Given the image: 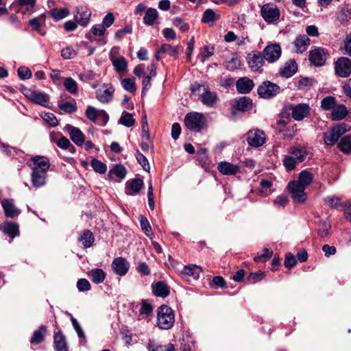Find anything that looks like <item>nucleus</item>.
<instances>
[{"mask_svg": "<svg viewBox=\"0 0 351 351\" xmlns=\"http://www.w3.org/2000/svg\"><path fill=\"white\" fill-rule=\"evenodd\" d=\"M78 241L82 243L84 248L90 247L95 241L94 234L90 230H84L80 234Z\"/></svg>", "mask_w": 351, "mask_h": 351, "instance_id": "nucleus-32", "label": "nucleus"}, {"mask_svg": "<svg viewBox=\"0 0 351 351\" xmlns=\"http://www.w3.org/2000/svg\"><path fill=\"white\" fill-rule=\"evenodd\" d=\"M324 202L332 208H337L338 207L342 206H346V205L343 204L341 201V198L335 195L326 197L324 198Z\"/></svg>", "mask_w": 351, "mask_h": 351, "instance_id": "nucleus-49", "label": "nucleus"}, {"mask_svg": "<svg viewBox=\"0 0 351 351\" xmlns=\"http://www.w3.org/2000/svg\"><path fill=\"white\" fill-rule=\"evenodd\" d=\"M175 316L173 310L166 305L158 309L157 326L162 330H169L173 326Z\"/></svg>", "mask_w": 351, "mask_h": 351, "instance_id": "nucleus-2", "label": "nucleus"}, {"mask_svg": "<svg viewBox=\"0 0 351 351\" xmlns=\"http://www.w3.org/2000/svg\"><path fill=\"white\" fill-rule=\"evenodd\" d=\"M297 64L294 60H291L285 63L284 66L280 69V74L285 77H290L297 71Z\"/></svg>", "mask_w": 351, "mask_h": 351, "instance_id": "nucleus-36", "label": "nucleus"}, {"mask_svg": "<svg viewBox=\"0 0 351 351\" xmlns=\"http://www.w3.org/2000/svg\"><path fill=\"white\" fill-rule=\"evenodd\" d=\"M326 51L324 48L318 47L310 51L308 58L311 64L320 66L326 61Z\"/></svg>", "mask_w": 351, "mask_h": 351, "instance_id": "nucleus-14", "label": "nucleus"}, {"mask_svg": "<svg viewBox=\"0 0 351 351\" xmlns=\"http://www.w3.org/2000/svg\"><path fill=\"white\" fill-rule=\"evenodd\" d=\"M282 50L280 45L274 43L267 45L263 50L264 59L269 63L276 62L280 57Z\"/></svg>", "mask_w": 351, "mask_h": 351, "instance_id": "nucleus-9", "label": "nucleus"}, {"mask_svg": "<svg viewBox=\"0 0 351 351\" xmlns=\"http://www.w3.org/2000/svg\"><path fill=\"white\" fill-rule=\"evenodd\" d=\"M313 173L310 170L304 169L299 173L298 179L293 182L306 188L313 182Z\"/></svg>", "mask_w": 351, "mask_h": 351, "instance_id": "nucleus-28", "label": "nucleus"}, {"mask_svg": "<svg viewBox=\"0 0 351 351\" xmlns=\"http://www.w3.org/2000/svg\"><path fill=\"white\" fill-rule=\"evenodd\" d=\"M91 167L96 173L99 174H104L107 171L106 165L95 158L92 160Z\"/></svg>", "mask_w": 351, "mask_h": 351, "instance_id": "nucleus-53", "label": "nucleus"}, {"mask_svg": "<svg viewBox=\"0 0 351 351\" xmlns=\"http://www.w3.org/2000/svg\"><path fill=\"white\" fill-rule=\"evenodd\" d=\"M71 321L73 325V327L74 328L75 332L77 334L78 337L82 340V342L83 344H85L86 343V336L85 333L80 326V324L77 321L76 319H75L73 317H71Z\"/></svg>", "mask_w": 351, "mask_h": 351, "instance_id": "nucleus-52", "label": "nucleus"}, {"mask_svg": "<svg viewBox=\"0 0 351 351\" xmlns=\"http://www.w3.org/2000/svg\"><path fill=\"white\" fill-rule=\"evenodd\" d=\"M330 224L327 221L320 222L317 229V234L322 238L328 237L330 235Z\"/></svg>", "mask_w": 351, "mask_h": 351, "instance_id": "nucleus-50", "label": "nucleus"}, {"mask_svg": "<svg viewBox=\"0 0 351 351\" xmlns=\"http://www.w3.org/2000/svg\"><path fill=\"white\" fill-rule=\"evenodd\" d=\"M338 147L343 153H351V136H346L343 137L338 144Z\"/></svg>", "mask_w": 351, "mask_h": 351, "instance_id": "nucleus-48", "label": "nucleus"}, {"mask_svg": "<svg viewBox=\"0 0 351 351\" xmlns=\"http://www.w3.org/2000/svg\"><path fill=\"white\" fill-rule=\"evenodd\" d=\"M86 117L88 119L94 123L97 121L98 118H101L104 125H105L109 119L108 114L105 110H98L91 106L87 107L86 110Z\"/></svg>", "mask_w": 351, "mask_h": 351, "instance_id": "nucleus-17", "label": "nucleus"}, {"mask_svg": "<svg viewBox=\"0 0 351 351\" xmlns=\"http://www.w3.org/2000/svg\"><path fill=\"white\" fill-rule=\"evenodd\" d=\"M158 18V12L155 8H149L146 10L143 17V23L148 25H153Z\"/></svg>", "mask_w": 351, "mask_h": 351, "instance_id": "nucleus-37", "label": "nucleus"}, {"mask_svg": "<svg viewBox=\"0 0 351 351\" xmlns=\"http://www.w3.org/2000/svg\"><path fill=\"white\" fill-rule=\"evenodd\" d=\"M335 72L341 77H346L351 73V60L341 57L335 62Z\"/></svg>", "mask_w": 351, "mask_h": 351, "instance_id": "nucleus-13", "label": "nucleus"}, {"mask_svg": "<svg viewBox=\"0 0 351 351\" xmlns=\"http://www.w3.org/2000/svg\"><path fill=\"white\" fill-rule=\"evenodd\" d=\"M293 199L298 203H304L307 198L305 193L306 187L292 181L287 186Z\"/></svg>", "mask_w": 351, "mask_h": 351, "instance_id": "nucleus-8", "label": "nucleus"}, {"mask_svg": "<svg viewBox=\"0 0 351 351\" xmlns=\"http://www.w3.org/2000/svg\"><path fill=\"white\" fill-rule=\"evenodd\" d=\"M202 103L210 108H214L218 101V97L214 92H211L208 87L204 88V92L199 96Z\"/></svg>", "mask_w": 351, "mask_h": 351, "instance_id": "nucleus-19", "label": "nucleus"}, {"mask_svg": "<svg viewBox=\"0 0 351 351\" xmlns=\"http://www.w3.org/2000/svg\"><path fill=\"white\" fill-rule=\"evenodd\" d=\"M147 349L149 351H176L175 346L171 343L166 345H160L155 342L154 340H149Z\"/></svg>", "mask_w": 351, "mask_h": 351, "instance_id": "nucleus-34", "label": "nucleus"}, {"mask_svg": "<svg viewBox=\"0 0 351 351\" xmlns=\"http://www.w3.org/2000/svg\"><path fill=\"white\" fill-rule=\"evenodd\" d=\"M143 186V181L140 178L128 180L125 184V193L129 195L137 194Z\"/></svg>", "mask_w": 351, "mask_h": 351, "instance_id": "nucleus-23", "label": "nucleus"}, {"mask_svg": "<svg viewBox=\"0 0 351 351\" xmlns=\"http://www.w3.org/2000/svg\"><path fill=\"white\" fill-rule=\"evenodd\" d=\"M77 287L80 291H86L90 289L91 286L86 279L81 278L77 282Z\"/></svg>", "mask_w": 351, "mask_h": 351, "instance_id": "nucleus-64", "label": "nucleus"}, {"mask_svg": "<svg viewBox=\"0 0 351 351\" xmlns=\"http://www.w3.org/2000/svg\"><path fill=\"white\" fill-rule=\"evenodd\" d=\"M110 60L112 61V65L117 72L122 73L126 70L128 62L124 57H114L110 56Z\"/></svg>", "mask_w": 351, "mask_h": 351, "instance_id": "nucleus-39", "label": "nucleus"}, {"mask_svg": "<svg viewBox=\"0 0 351 351\" xmlns=\"http://www.w3.org/2000/svg\"><path fill=\"white\" fill-rule=\"evenodd\" d=\"M182 49V48L180 45L172 46L169 44L165 43L161 45L160 51L162 52V53L167 54L177 59Z\"/></svg>", "mask_w": 351, "mask_h": 351, "instance_id": "nucleus-33", "label": "nucleus"}, {"mask_svg": "<svg viewBox=\"0 0 351 351\" xmlns=\"http://www.w3.org/2000/svg\"><path fill=\"white\" fill-rule=\"evenodd\" d=\"M217 169L223 175L234 176L240 172L241 167L237 165L222 161L217 165Z\"/></svg>", "mask_w": 351, "mask_h": 351, "instance_id": "nucleus-21", "label": "nucleus"}, {"mask_svg": "<svg viewBox=\"0 0 351 351\" xmlns=\"http://www.w3.org/2000/svg\"><path fill=\"white\" fill-rule=\"evenodd\" d=\"M77 53L71 47H66L61 51V55L64 59H71L76 56Z\"/></svg>", "mask_w": 351, "mask_h": 351, "instance_id": "nucleus-63", "label": "nucleus"}, {"mask_svg": "<svg viewBox=\"0 0 351 351\" xmlns=\"http://www.w3.org/2000/svg\"><path fill=\"white\" fill-rule=\"evenodd\" d=\"M73 14L74 19L79 25L86 27L88 25L91 16V11L86 6L81 5L76 7Z\"/></svg>", "mask_w": 351, "mask_h": 351, "instance_id": "nucleus-7", "label": "nucleus"}, {"mask_svg": "<svg viewBox=\"0 0 351 351\" xmlns=\"http://www.w3.org/2000/svg\"><path fill=\"white\" fill-rule=\"evenodd\" d=\"M50 16L56 21H60L70 14V11L66 8H56L49 11Z\"/></svg>", "mask_w": 351, "mask_h": 351, "instance_id": "nucleus-38", "label": "nucleus"}, {"mask_svg": "<svg viewBox=\"0 0 351 351\" xmlns=\"http://www.w3.org/2000/svg\"><path fill=\"white\" fill-rule=\"evenodd\" d=\"M335 99L333 97L328 96L324 98L321 101V107L324 110H329L335 107Z\"/></svg>", "mask_w": 351, "mask_h": 351, "instance_id": "nucleus-58", "label": "nucleus"}, {"mask_svg": "<svg viewBox=\"0 0 351 351\" xmlns=\"http://www.w3.org/2000/svg\"><path fill=\"white\" fill-rule=\"evenodd\" d=\"M297 164H298V162H297L294 158L293 156H285L283 160V165L285 167L287 171H292L293 170Z\"/></svg>", "mask_w": 351, "mask_h": 351, "instance_id": "nucleus-56", "label": "nucleus"}, {"mask_svg": "<svg viewBox=\"0 0 351 351\" xmlns=\"http://www.w3.org/2000/svg\"><path fill=\"white\" fill-rule=\"evenodd\" d=\"M43 119L50 125L55 127L58 125V121L56 116L50 112L44 113L42 116Z\"/></svg>", "mask_w": 351, "mask_h": 351, "instance_id": "nucleus-62", "label": "nucleus"}, {"mask_svg": "<svg viewBox=\"0 0 351 351\" xmlns=\"http://www.w3.org/2000/svg\"><path fill=\"white\" fill-rule=\"evenodd\" d=\"M135 156L138 162L141 165L143 169L149 172L150 170V166L147 158L138 149L136 151Z\"/></svg>", "mask_w": 351, "mask_h": 351, "instance_id": "nucleus-54", "label": "nucleus"}, {"mask_svg": "<svg viewBox=\"0 0 351 351\" xmlns=\"http://www.w3.org/2000/svg\"><path fill=\"white\" fill-rule=\"evenodd\" d=\"M202 272V269L200 267L197 265H188L184 266L183 269V273L189 276H192L197 279L199 278L200 273Z\"/></svg>", "mask_w": 351, "mask_h": 351, "instance_id": "nucleus-45", "label": "nucleus"}, {"mask_svg": "<svg viewBox=\"0 0 351 351\" xmlns=\"http://www.w3.org/2000/svg\"><path fill=\"white\" fill-rule=\"evenodd\" d=\"M25 95L32 102L44 107L49 106V97L40 91L27 90Z\"/></svg>", "mask_w": 351, "mask_h": 351, "instance_id": "nucleus-16", "label": "nucleus"}, {"mask_svg": "<svg viewBox=\"0 0 351 351\" xmlns=\"http://www.w3.org/2000/svg\"><path fill=\"white\" fill-rule=\"evenodd\" d=\"M0 230L12 239L19 234V226L16 223L5 221L0 225Z\"/></svg>", "mask_w": 351, "mask_h": 351, "instance_id": "nucleus-27", "label": "nucleus"}, {"mask_svg": "<svg viewBox=\"0 0 351 351\" xmlns=\"http://www.w3.org/2000/svg\"><path fill=\"white\" fill-rule=\"evenodd\" d=\"M236 106L240 111H247L252 108V101L249 97H243L237 101Z\"/></svg>", "mask_w": 351, "mask_h": 351, "instance_id": "nucleus-43", "label": "nucleus"}, {"mask_svg": "<svg viewBox=\"0 0 351 351\" xmlns=\"http://www.w3.org/2000/svg\"><path fill=\"white\" fill-rule=\"evenodd\" d=\"M219 14L215 12L212 9H207L203 14L202 21L204 23H213L219 19Z\"/></svg>", "mask_w": 351, "mask_h": 351, "instance_id": "nucleus-46", "label": "nucleus"}, {"mask_svg": "<svg viewBox=\"0 0 351 351\" xmlns=\"http://www.w3.org/2000/svg\"><path fill=\"white\" fill-rule=\"evenodd\" d=\"M266 136L263 131L254 129L249 131L247 134V141L251 146L258 147L265 142Z\"/></svg>", "mask_w": 351, "mask_h": 351, "instance_id": "nucleus-12", "label": "nucleus"}, {"mask_svg": "<svg viewBox=\"0 0 351 351\" xmlns=\"http://www.w3.org/2000/svg\"><path fill=\"white\" fill-rule=\"evenodd\" d=\"M88 276L90 278L91 280L95 284H100L104 282L106 274L101 269H93L88 273Z\"/></svg>", "mask_w": 351, "mask_h": 351, "instance_id": "nucleus-40", "label": "nucleus"}, {"mask_svg": "<svg viewBox=\"0 0 351 351\" xmlns=\"http://www.w3.org/2000/svg\"><path fill=\"white\" fill-rule=\"evenodd\" d=\"M112 268L116 274L123 276L129 270L130 263L124 258H116L112 263Z\"/></svg>", "mask_w": 351, "mask_h": 351, "instance_id": "nucleus-18", "label": "nucleus"}, {"mask_svg": "<svg viewBox=\"0 0 351 351\" xmlns=\"http://www.w3.org/2000/svg\"><path fill=\"white\" fill-rule=\"evenodd\" d=\"M53 343L56 351H69L66 337L61 332H55Z\"/></svg>", "mask_w": 351, "mask_h": 351, "instance_id": "nucleus-30", "label": "nucleus"}, {"mask_svg": "<svg viewBox=\"0 0 351 351\" xmlns=\"http://www.w3.org/2000/svg\"><path fill=\"white\" fill-rule=\"evenodd\" d=\"M47 332V328L44 325H41L38 330H35L34 332L33 336L30 339V342L32 344H38L42 342L44 339Z\"/></svg>", "mask_w": 351, "mask_h": 351, "instance_id": "nucleus-41", "label": "nucleus"}, {"mask_svg": "<svg viewBox=\"0 0 351 351\" xmlns=\"http://www.w3.org/2000/svg\"><path fill=\"white\" fill-rule=\"evenodd\" d=\"M1 205L6 217L14 218L20 214V210L15 206L12 199H3Z\"/></svg>", "mask_w": 351, "mask_h": 351, "instance_id": "nucleus-22", "label": "nucleus"}, {"mask_svg": "<svg viewBox=\"0 0 351 351\" xmlns=\"http://www.w3.org/2000/svg\"><path fill=\"white\" fill-rule=\"evenodd\" d=\"M64 130L66 132L71 140L78 147H82L84 143V140L86 138L84 133L76 127H74L70 124H66Z\"/></svg>", "mask_w": 351, "mask_h": 351, "instance_id": "nucleus-11", "label": "nucleus"}, {"mask_svg": "<svg viewBox=\"0 0 351 351\" xmlns=\"http://www.w3.org/2000/svg\"><path fill=\"white\" fill-rule=\"evenodd\" d=\"M114 89L110 84H104L96 91V98L101 103L106 104L112 99Z\"/></svg>", "mask_w": 351, "mask_h": 351, "instance_id": "nucleus-15", "label": "nucleus"}, {"mask_svg": "<svg viewBox=\"0 0 351 351\" xmlns=\"http://www.w3.org/2000/svg\"><path fill=\"white\" fill-rule=\"evenodd\" d=\"M34 162V167L32 169H37L38 171H46L49 169L50 164L48 158L43 156H35L32 158Z\"/></svg>", "mask_w": 351, "mask_h": 351, "instance_id": "nucleus-35", "label": "nucleus"}, {"mask_svg": "<svg viewBox=\"0 0 351 351\" xmlns=\"http://www.w3.org/2000/svg\"><path fill=\"white\" fill-rule=\"evenodd\" d=\"M346 132V127L343 125H339L332 128L330 131L325 132L324 141L327 145H333Z\"/></svg>", "mask_w": 351, "mask_h": 351, "instance_id": "nucleus-6", "label": "nucleus"}, {"mask_svg": "<svg viewBox=\"0 0 351 351\" xmlns=\"http://www.w3.org/2000/svg\"><path fill=\"white\" fill-rule=\"evenodd\" d=\"M289 109L291 111V117L293 119L298 121L304 119L311 112L309 105L305 103H301L297 105L290 104Z\"/></svg>", "mask_w": 351, "mask_h": 351, "instance_id": "nucleus-4", "label": "nucleus"}, {"mask_svg": "<svg viewBox=\"0 0 351 351\" xmlns=\"http://www.w3.org/2000/svg\"><path fill=\"white\" fill-rule=\"evenodd\" d=\"M280 91V87L269 81L263 82L258 88V93L261 97L271 98Z\"/></svg>", "mask_w": 351, "mask_h": 351, "instance_id": "nucleus-10", "label": "nucleus"}, {"mask_svg": "<svg viewBox=\"0 0 351 351\" xmlns=\"http://www.w3.org/2000/svg\"><path fill=\"white\" fill-rule=\"evenodd\" d=\"M172 23L175 27H178L182 32H187L189 29V23L180 17L173 19Z\"/></svg>", "mask_w": 351, "mask_h": 351, "instance_id": "nucleus-57", "label": "nucleus"}, {"mask_svg": "<svg viewBox=\"0 0 351 351\" xmlns=\"http://www.w3.org/2000/svg\"><path fill=\"white\" fill-rule=\"evenodd\" d=\"M348 114V110L343 104L339 105L333 108L332 112V119L335 121L341 120Z\"/></svg>", "mask_w": 351, "mask_h": 351, "instance_id": "nucleus-42", "label": "nucleus"}, {"mask_svg": "<svg viewBox=\"0 0 351 351\" xmlns=\"http://www.w3.org/2000/svg\"><path fill=\"white\" fill-rule=\"evenodd\" d=\"M152 291L157 297L166 298L170 293L169 287L164 282H158L152 285Z\"/></svg>", "mask_w": 351, "mask_h": 351, "instance_id": "nucleus-29", "label": "nucleus"}, {"mask_svg": "<svg viewBox=\"0 0 351 351\" xmlns=\"http://www.w3.org/2000/svg\"><path fill=\"white\" fill-rule=\"evenodd\" d=\"M206 118L200 112H189L184 117V124L187 129L193 132H200L206 127Z\"/></svg>", "mask_w": 351, "mask_h": 351, "instance_id": "nucleus-1", "label": "nucleus"}, {"mask_svg": "<svg viewBox=\"0 0 351 351\" xmlns=\"http://www.w3.org/2000/svg\"><path fill=\"white\" fill-rule=\"evenodd\" d=\"M289 154L293 156V158L298 162V163L302 162L305 160L308 156V151L306 147L301 145H297L291 147L289 149Z\"/></svg>", "mask_w": 351, "mask_h": 351, "instance_id": "nucleus-20", "label": "nucleus"}, {"mask_svg": "<svg viewBox=\"0 0 351 351\" xmlns=\"http://www.w3.org/2000/svg\"><path fill=\"white\" fill-rule=\"evenodd\" d=\"M246 60L249 67L252 71L258 72L261 71L264 64V58L260 51H251L247 53Z\"/></svg>", "mask_w": 351, "mask_h": 351, "instance_id": "nucleus-5", "label": "nucleus"}, {"mask_svg": "<svg viewBox=\"0 0 351 351\" xmlns=\"http://www.w3.org/2000/svg\"><path fill=\"white\" fill-rule=\"evenodd\" d=\"M272 255V252L270 251L269 249L265 248L263 250V252L261 254H258L254 258V261L256 263L260 262H265L267 260H269Z\"/></svg>", "mask_w": 351, "mask_h": 351, "instance_id": "nucleus-60", "label": "nucleus"}, {"mask_svg": "<svg viewBox=\"0 0 351 351\" xmlns=\"http://www.w3.org/2000/svg\"><path fill=\"white\" fill-rule=\"evenodd\" d=\"M136 121L134 119L132 114L127 111H123L119 120V123L130 128L134 125Z\"/></svg>", "mask_w": 351, "mask_h": 351, "instance_id": "nucleus-44", "label": "nucleus"}, {"mask_svg": "<svg viewBox=\"0 0 351 351\" xmlns=\"http://www.w3.org/2000/svg\"><path fill=\"white\" fill-rule=\"evenodd\" d=\"M58 107L62 111L67 113H72L77 110V107L75 104L70 102H63L58 104Z\"/></svg>", "mask_w": 351, "mask_h": 351, "instance_id": "nucleus-61", "label": "nucleus"}, {"mask_svg": "<svg viewBox=\"0 0 351 351\" xmlns=\"http://www.w3.org/2000/svg\"><path fill=\"white\" fill-rule=\"evenodd\" d=\"M254 86V84L253 81L245 77L239 78L236 83L237 90L241 94L250 93L253 89Z\"/></svg>", "mask_w": 351, "mask_h": 351, "instance_id": "nucleus-24", "label": "nucleus"}, {"mask_svg": "<svg viewBox=\"0 0 351 351\" xmlns=\"http://www.w3.org/2000/svg\"><path fill=\"white\" fill-rule=\"evenodd\" d=\"M121 85L125 90L130 93L136 91V87L134 80L131 78H125L121 81Z\"/></svg>", "mask_w": 351, "mask_h": 351, "instance_id": "nucleus-59", "label": "nucleus"}, {"mask_svg": "<svg viewBox=\"0 0 351 351\" xmlns=\"http://www.w3.org/2000/svg\"><path fill=\"white\" fill-rule=\"evenodd\" d=\"M47 172L38 171L37 169H32V182L34 187L39 188L46 183Z\"/></svg>", "mask_w": 351, "mask_h": 351, "instance_id": "nucleus-26", "label": "nucleus"}, {"mask_svg": "<svg viewBox=\"0 0 351 351\" xmlns=\"http://www.w3.org/2000/svg\"><path fill=\"white\" fill-rule=\"evenodd\" d=\"M261 15L267 23H272L279 19L280 13L276 5L265 3L261 7Z\"/></svg>", "mask_w": 351, "mask_h": 351, "instance_id": "nucleus-3", "label": "nucleus"}, {"mask_svg": "<svg viewBox=\"0 0 351 351\" xmlns=\"http://www.w3.org/2000/svg\"><path fill=\"white\" fill-rule=\"evenodd\" d=\"M109 173L110 174H114L120 179H123L127 174V170L122 165H116Z\"/></svg>", "mask_w": 351, "mask_h": 351, "instance_id": "nucleus-55", "label": "nucleus"}, {"mask_svg": "<svg viewBox=\"0 0 351 351\" xmlns=\"http://www.w3.org/2000/svg\"><path fill=\"white\" fill-rule=\"evenodd\" d=\"M46 14L45 13L40 14L38 16L32 19L29 21V25L31 26L35 31L44 35L45 32L42 27L45 26Z\"/></svg>", "mask_w": 351, "mask_h": 351, "instance_id": "nucleus-25", "label": "nucleus"}, {"mask_svg": "<svg viewBox=\"0 0 351 351\" xmlns=\"http://www.w3.org/2000/svg\"><path fill=\"white\" fill-rule=\"evenodd\" d=\"M279 133L282 134L284 138L292 139L297 133V125H287L285 129H279Z\"/></svg>", "mask_w": 351, "mask_h": 351, "instance_id": "nucleus-47", "label": "nucleus"}, {"mask_svg": "<svg viewBox=\"0 0 351 351\" xmlns=\"http://www.w3.org/2000/svg\"><path fill=\"white\" fill-rule=\"evenodd\" d=\"M310 45V39L305 34L299 35L294 41V46L298 53H302L306 51Z\"/></svg>", "mask_w": 351, "mask_h": 351, "instance_id": "nucleus-31", "label": "nucleus"}, {"mask_svg": "<svg viewBox=\"0 0 351 351\" xmlns=\"http://www.w3.org/2000/svg\"><path fill=\"white\" fill-rule=\"evenodd\" d=\"M64 86L66 90L71 94H75L78 91L77 84L71 77H67L64 80Z\"/></svg>", "mask_w": 351, "mask_h": 351, "instance_id": "nucleus-51", "label": "nucleus"}]
</instances>
